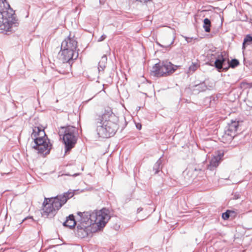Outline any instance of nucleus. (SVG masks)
<instances>
[{
	"label": "nucleus",
	"mask_w": 252,
	"mask_h": 252,
	"mask_svg": "<svg viewBox=\"0 0 252 252\" xmlns=\"http://www.w3.org/2000/svg\"><path fill=\"white\" fill-rule=\"evenodd\" d=\"M52 145L48 141V143H45L39 147L33 148V149L38 151V153L42 154H48L49 153L51 148Z\"/></svg>",
	"instance_id": "17"
},
{
	"label": "nucleus",
	"mask_w": 252,
	"mask_h": 252,
	"mask_svg": "<svg viewBox=\"0 0 252 252\" xmlns=\"http://www.w3.org/2000/svg\"><path fill=\"white\" fill-rule=\"evenodd\" d=\"M239 127V122L231 121L225 127L223 135L221 136V140L223 143L231 142L236 135V131Z\"/></svg>",
	"instance_id": "7"
},
{
	"label": "nucleus",
	"mask_w": 252,
	"mask_h": 252,
	"mask_svg": "<svg viewBox=\"0 0 252 252\" xmlns=\"http://www.w3.org/2000/svg\"><path fill=\"white\" fill-rule=\"evenodd\" d=\"M90 218L89 226L95 225L98 229H101L105 225L107 220L109 219L107 214L103 213L102 211L90 212Z\"/></svg>",
	"instance_id": "6"
},
{
	"label": "nucleus",
	"mask_w": 252,
	"mask_h": 252,
	"mask_svg": "<svg viewBox=\"0 0 252 252\" xmlns=\"http://www.w3.org/2000/svg\"><path fill=\"white\" fill-rule=\"evenodd\" d=\"M76 222L75 220V217L73 215H69L67 218L66 220L63 223L64 226L72 228L76 225Z\"/></svg>",
	"instance_id": "18"
},
{
	"label": "nucleus",
	"mask_w": 252,
	"mask_h": 252,
	"mask_svg": "<svg viewBox=\"0 0 252 252\" xmlns=\"http://www.w3.org/2000/svg\"><path fill=\"white\" fill-rule=\"evenodd\" d=\"M173 42H174V41L173 40V41L171 42L170 45H171V44H173Z\"/></svg>",
	"instance_id": "35"
},
{
	"label": "nucleus",
	"mask_w": 252,
	"mask_h": 252,
	"mask_svg": "<svg viewBox=\"0 0 252 252\" xmlns=\"http://www.w3.org/2000/svg\"><path fill=\"white\" fill-rule=\"evenodd\" d=\"M75 51L61 48V51L58 54V58L63 63H68L70 64L71 62L78 58V53H76Z\"/></svg>",
	"instance_id": "8"
},
{
	"label": "nucleus",
	"mask_w": 252,
	"mask_h": 252,
	"mask_svg": "<svg viewBox=\"0 0 252 252\" xmlns=\"http://www.w3.org/2000/svg\"><path fill=\"white\" fill-rule=\"evenodd\" d=\"M218 100L217 96L212 95L210 97V102L211 105H214L216 103Z\"/></svg>",
	"instance_id": "28"
},
{
	"label": "nucleus",
	"mask_w": 252,
	"mask_h": 252,
	"mask_svg": "<svg viewBox=\"0 0 252 252\" xmlns=\"http://www.w3.org/2000/svg\"><path fill=\"white\" fill-rule=\"evenodd\" d=\"M142 210V208H138L137 209V212H140V211H141Z\"/></svg>",
	"instance_id": "32"
},
{
	"label": "nucleus",
	"mask_w": 252,
	"mask_h": 252,
	"mask_svg": "<svg viewBox=\"0 0 252 252\" xmlns=\"http://www.w3.org/2000/svg\"><path fill=\"white\" fill-rule=\"evenodd\" d=\"M79 173H75V174H74L72 176H74V177H76L78 175H79Z\"/></svg>",
	"instance_id": "34"
},
{
	"label": "nucleus",
	"mask_w": 252,
	"mask_h": 252,
	"mask_svg": "<svg viewBox=\"0 0 252 252\" xmlns=\"http://www.w3.org/2000/svg\"><path fill=\"white\" fill-rule=\"evenodd\" d=\"M106 38V35L105 34H103L98 39V42L102 41Z\"/></svg>",
	"instance_id": "30"
},
{
	"label": "nucleus",
	"mask_w": 252,
	"mask_h": 252,
	"mask_svg": "<svg viewBox=\"0 0 252 252\" xmlns=\"http://www.w3.org/2000/svg\"><path fill=\"white\" fill-rule=\"evenodd\" d=\"M107 58L106 55H103L98 63V69L99 72L104 70L107 64Z\"/></svg>",
	"instance_id": "21"
},
{
	"label": "nucleus",
	"mask_w": 252,
	"mask_h": 252,
	"mask_svg": "<svg viewBox=\"0 0 252 252\" xmlns=\"http://www.w3.org/2000/svg\"><path fill=\"white\" fill-rule=\"evenodd\" d=\"M63 131H60V136H63V141L64 144L65 153L69 152L76 143L78 136V129L76 127L68 126L62 127Z\"/></svg>",
	"instance_id": "4"
},
{
	"label": "nucleus",
	"mask_w": 252,
	"mask_h": 252,
	"mask_svg": "<svg viewBox=\"0 0 252 252\" xmlns=\"http://www.w3.org/2000/svg\"><path fill=\"white\" fill-rule=\"evenodd\" d=\"M77 215L79 217L78 220L80 221V224L89 226V219H90V218H89L90 212H78Z\"/></svg>",
	"instance_id": "16"
},
{
	"label": "nucleus",
	"mask_w": 252,
	"mask_h": 252,
	"mask_svg": "<svg viewBox=\"0 0 252 252\" xmlns=\"http://www.w3.org/2000/svg\"><path fill=\"white\" fill-rule=\"evenodd\" d=\"M73 196V192L67 191L63 195H57L54 197H45L42 204V216L46 218L53 217L67 200Z\"/></svg>",
	"instance_id": "3"
},
{
	"label": "nucleus",
	"mask_w": 252,
	"mask_h": 252,
	"mask_svg": "<svg viewBox=\"0 0 252 252\" xmlns=\"http://www.w3.org/2000/svg\"><path fill=\"white\" fill-rule=\"evenodd\" d=\"M89 226L78 224L75 231L76 235L79 238H83L88 236L90 231Z\"/></svg>",
	"instance_id": "12"
},
{
	"label": "nucleus",
	"mask_w": 252,
	"mask_h": 252,
	"mask_svg": "<svg viewBox=\"0 0 252 252\" xmlns=\"http://www.w3.org/2000/svg\"><path fill=\"white\" fill-rule=\"evenodd\" d=\"M162 164V160L160 158L158 161L156 162L153 167V170L155 171V174H158L160 169H161V165Z\"/></svg>",
	"instance_id": "24"
},
{
	"label": "nucleus",
	"mask_w": 252,
	"mask_h": 252,
	"mask_svg": "<svg viewBox=\"0 0 252 252\" xmlns=\"http://www.w3.org/2000/svg\"><path fill=\"white\" fill-rule=\"evenodd\" d=\"M223 155V153L219 151L217 155L214 156L212 158L209 164L207 166V169L210 170H214L216 168H217L220 163Z\"/></svg>",
	"instance_id": "11"
},
{
	"label": "nucleus",
	"mask_w": 252,
	"mask_h": 252,
	"mask_svg": "<svg viewBox=\"0 0 252 252\" xmlns=\"http://www.w3.org/2000/svg\"><path fill=\"white\" fill-rule=\"evenodd\" d=\"M176 70L170 62H163L156 63L152 67L151 74L155 77L166 76L172 73Z\"/></svg>",
	"instance_id": "5"
},
{
	"label": "nucleus",
	"mask_w": 252,
	"mask_h": 252,
	"mask_svg": "<svg viewBox=\"0 0 252 252\" xmlns=\"http://www.w3.org/2000/svg\"><path fill=\"white\" fill-rule=\"evenodd\" d=\"M0 16L2 19V21H0V32L8 34L13 31L14 27L18 26L15 11L6 0H0Z\"/></svg>",
	"instance_id": "2"
},
{
	"label": "nucleus",
	"mask_w": 252,
	"mask_h": 252,
	"mask_svg": "<svg viewBox=\"0 0 252 252\" xmlns=\"http://www.w3.org/2000/svg\"><path fill=\"white\" fill-rule=\"evenodd\" d=\"M221 52L217 51L216 48L213 47L208 50L207 54V60L211 63H215V61L220 54Z\"/></svg>",
	"instance_id": "14"
},
{
	"label": "nucleus",
	"mask_w": 252,
	"mask_h": 252,
	"mask_svg": "<svg viewBox=\"0 0 252 252\" xmlns=\"http://www.w3.org/2000/svg\"><path fill=\"white\" fill-rule=\"evenodd\" d=\"M251 44H252V34H247L244 38L242 45V49L244 50L248 45Z\"/></svg>",
	"instance_id": "22"
},
{
	"label": "nucleus",
	"mask_w": 252,
	"mask_h": 252,
	"mask_svg": "<svg viewBox=\"0 0 252 252\" xmlns=\"http://www.w3.org/2000/svg\"><path fill=\"white\" fill-rule=\"evenodd\" d=\"M136 127L137 129H140L141 128V125L140 124H137Z\"/></svg>",
	"instance_id": "31"
},
{
	"label": "nucleus",
	"mask_w": 252,
	"mask_h": 252,
	"mask_svg": "<svg viewBox=\"0 0 252 252\" xmlns=\"http://www.w3.org/2000/svg\"><path fill=\"white\" fill-rule=\"evenodd\" d=\"M201 170V169L197 168L195 167H189L183 172V174L185 176H187V178L189 179L190 178H193L196 176L198 172Z\"/></svg>",
	"instance_id": "15"
},
{
	"label": "nucleus",
	"mask_w": 252,
	"mask_h": 252,
	"mask_svg": "<svg viewBox=\"0 0 252 252\" xmlns=\"http://www.w3.org/2000/svg\"><path fill=\"white\" fill-rule=\"evenodd\" d=\"M215 87V83L213 82H209L208 81H204L199 84H196L192 87L193 92L196 93L205 91L207 90H211Z\"/></svg>",
	"instance_id": "9"
},
{
	"label": "nucleus",
	"mask_w": 252,
	"mask_h": 252,
	"mask_svg": "<svg viewBox=\"0 0 252 252\" xmlns=\"http://www.w3.org/2000/svg\"><path fill=\"white\" fill-rule=\"evenodd\" d=\"M240 194L239 192H236L233 194V196L232 197V198L233 199H237L240 198Z\"/></svg>",
	"instance_id": "29"
},
{
	"label": "nucleus",
	"mask_w": 252,
	"mask_h": 252,
	"mask_svg": "<svg viewBox=\"0 0 252 252\" xmlns=\"http://www.w3.org/2000/svg\"><path fill=\"white\" fill-rule=\"evenodd\" d=\"M118 118L110 109L105 110L102 114H96L94 119L97 134L100 137L113 136L118 129Z\"/></svg>",
	"instance_id": "1"
},
{
	"label": "nucleus",
	"mask_w": 252,
	"mask_h": 252,
	"mask_svg": "<svg viewBox=\"0 0 252 252\" xmlns=\"http://www.w3.org/2000/svg\"><path fill=\"white\" fill-rule=\"evenodd\" d=\"M199 66V65L197 63H192L189 67V72L193 73Z\"/></svg>",
	"instance_id": "26"
},
{
	"label": "nucleus",
	"mask_w": 252,
	"mask_h": 252,
	"mask_svg": "<svg viewBox=\"0 0 252 252\" xmlns=\"http://www.w3.org/2000/svg\"><path fill=\"white\" fill-rule=\"evenodd\" d=\"M227 59L223 57L222 53H220L217 59L215 62L214 66L219 71L221 69L227 70L228 66H226Z\"/></svg>",
	"instance_id": "13"
},
{
	"label": "nucleus",
	"mask_w": 252,
	"mask_h": 252,
	"mask_svg": "<svg viewBox=\"0 0 252 252\" xmlns=\"http://www.w3.org/2000/svg\"><path fill=\"white\" fill-rule=\"evenodd\" d=\"M77 47V41L76 39L74 37H68L62 42L61 48L76 51Z\"/></svg>",
	"instance_id": "10"
},
{
	"label": "nucleus",
	"mask_w": 252,
	"mask_h": 252,
	"mask_svg": "<svg viewBox=\"0 0 252 252\" xmlns=\"http://www.w3.org/2000/svg\"><path fill=\"white\" fill-rule=\"evenodd\" d=\"M227 63L228 64V67H230L231 68H235L239 65V62L238 60L234 59L231 60V61L228 60Z\"/></svg>",
	"instance_id": "25"
},
{
	"label": "nucleus",
	"mask_w": 252,
	"mask_h": 252,
	"mask_svg": "<svg viewBox=\"0 0 252 252\" xmlns=\"http://www.w3.org/2000/svg\"><path fill=\"white\" fill-rule=\"evenodd\" d=\"M60 73L61 74H64L66 73V72L65 71H63V72H61V71H59Z\"/></svg>",
	"instance_id": "33"
},
{
	"label": "nucleus",
	"mask_w": 252,
	"mask_h": 252,
	"mask_svg": "<svg viewBox=\"0 0 252 252\" xmlns=\"http://www.w3.org/2000/svg\"><path fill=\"white\" fill-rule=\"evenodd\" d=\"M27 220L26 218H25V219L23 220V221H24L25 220Z\"/></svg>",
	"instance_id": "36"
},
{
	"label": "nucleus",
	"mask_w": 252,
	"mask_h": 252,
	"mask_svg": "<svg viewBox=\"0 0 252 252\" xmlns=\"http://www.w3.org/2000/svg\"><path fill=\"white\" fill-rule=\"evenodd\" d=\"M233 212L230 210H227L225 212L222 214V218L223 220H226L229 219L230 214L233 213Z\"/></svg>",
	"instance_id": "27"
},
{
	"label": "nucleus",
	"mask_w": 252,
	"mask_h": 252,
	"mask_svg": "<svg viewBox=\"0 0 252 252\" xmlns=\"http://www.w3.org/2000/svg\"><path fill=\"white\" fill-rule=\"evenodd\" d=\"M42 135L45 136V133L43 129L39 127L35 126L32 129V132L31 134V137L34 139L35 137L41 136Z\"/></svg>",
	"instance_id": "19"
},
{
	"label": "nucleus",
	"mask_w": 252,
	"mask_h": 252,
	"mask_svg": "<svg viewBox=\"0 0 252 252\" xmlns=\"http://www.w3.org/2000/svg\"><path fill=\"white\" fill-rule=\"evenodd\" d=\"M211 22L208 18H205L203 20V27L204 31L207 32H209L211 31Z\"/></svg>",
	"instance_id": "23"
},
{
	"label": "nucleus",
	"mask_w": 252,
	"mask_h": 252,
	"mask_svg": "<svg viewBox=\"0 0 252 252\" xmlns=\"http://www.w3.org/2000/svg\"><path fill=\"white\" fill-rule=\"evenodd\" d=\"M45 136L42 135L37 137H35L34 140V145L32 146V148L39 147L45 143H48L45 138Z\"/></svg>",
	"instance_id": "20"
}]
</instances>
